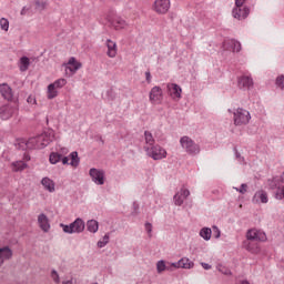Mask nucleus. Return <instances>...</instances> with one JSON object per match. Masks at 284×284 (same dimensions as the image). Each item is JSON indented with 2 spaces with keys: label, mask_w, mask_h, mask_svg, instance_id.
Listing matches in <instances>:
<instances>
[{
  "label": "nucleus",
  "mask_w": 284,
  "mask_h": 284,
  "mask_svg": "<svg viewBox=\"0 0 284 284\" xmlns=\"http://www.w3.org/2000/svg\"><path fill=\"white\" fill-rule=\"evenodd\" d=\"M55 132L53 130H48L41 135L30 138L29 140H19V150H42L50 143L54 142Z\"/></svg>",
  "instance_id": "obj_1"
},
{
  "label": "nucleus",
  "mask_w": 284,
  "mask_h": 284,
  "mask_svg": "<svg viewBox=\"0 0 284 284\" xmlns=\"http://www.w3.org/2000/svg\"><path fill=\"white\" fill-rule=\"evenodd\" d=\"M61 161V163H63V165H67L69 163V165H71L72 168H78L79 165V154L78 152H72L69 154L68 156H62V154L53 152L51 153V155H49V162H51L52 164H57ZM71 161V162H70Z\"/></svg>",
  "instance_id": "obj_2"
},
{
  "label": "nucleus",
  "mask_w": 284,
  "mask_h": 284,
  "mask_svg": "<svg viewBox=\"0 0 284 284\" xmlns=\"http://www.w3.org/2000/svg\"><path fill=\"white\" fill-rule=\"evenodd\" d=\"M146 155L154 161H161L168 158V151L161 145H150L143 148Z\"/></svg>",
  "instance_id": "obj_3"
},
{
  "label": "nucleus",
  "mask_w": 284,
  "mask_h": 284,
  "mask_svg": "<svg viewBox=\"0 0 284 284\" xmlns=\"http://www.w3.org/2000/svg\"><path fill=\"white\" fill-rule=\"evenodd\" d=\"M233 121L235 126L247 125L251 121V113L243 108H237L233 112Z\"/></svg>",
  "instance_id": "obj_4"
},
{
  "label": "nucleus",
  "mask_w": 284,
  "mask_h": 284,
  "mask_svg": "<svg viewBox=\"0 0 284 284\" xmlns=\"http://www.w3.org/2000/svg\"><path fill=\"white\" fill-rule=\"evenodd\" d=\"M19 108L17 103H7L0 106V119L2 121H8L14 116H18Z\"/></svg>",
  "instance_id": "obj_5"
},
{
  "label": "nucleus",
  "mask_w": 284,
  "mask_h": 284,
  "mask_svg": "<svg viewBox=\"0 0 284 284\" xmlns=\"http://www.w3.org/2000/svg\"><path fill=\"white\" fill-rule=\"evenodd\" d=\"M268 186L271 189H276V200L284 201V172L282 175H280V178H273V180L268 181Z\"/></svg>",
  "instance_id": "obj_6"
},
{
  "label": "nucleus",
  "mask_w": 284,
  "mask_h": 284,
  "mask_svg": "<svg viewBox=\"0 0 284 284\" xmlns=\"http://www.w3.org/2000/svg\"><path fill=\"white\" fill-rule=\"evenodd\" d=\"M181 148L190 155H197L200 153V145L194 142L190 136H182L180 140Z\"/></svg>",
  "instance_id": "obj_7"
},
{
  "label": "nucleus",
  "mask_w": 284,
  "mask_h": 284,
  "mask_svg": "<svg viewBox=\"0 0 284 284\" xmlns=\"http://www.w3.org/2000/svg\"><path fill=\"white\" fill-rule=\"evenodd\" d=\"M60 227L68 234L82 233L85 230V223H83L81 219H75L74 222L69 225L60 224Z\"/></svg>",
  "instance_id": "obj_8"
},
{
  "label": "nucleus",
  "mask_w": 284,
  "mask_h": 284,
  "mask_svg": "<svg viewBox=\"0 0 284 284\" xmlns=\"http://www.w3.org/2000/svg\"><path fill=\"white\" fill-rule=\"evenodd\" d=\"M61 67L64 68V74L73 77L82 68V63L75 58H69L68 62H64Z\"/></svg>",
  "instance_id": "obj_9"
},
{
  "label": "nucleus",
  "mask_w": 284,
  "mask_h": 284,
  "mask_svg": "<svg viewBox=\"0 0 284 284\" xmlns=\"http://www.w3.org/2000/svg\"><path fill=\"white\" fill-rule=\"evenodd\" d=\"M170 7V0H154L151 9L155 14L164 16L169 13Z\"/></svg>",
  "instance_id": "obj_10"
},
{
  "label": "nucleus",
  "mask_w": 284,
  "mask_h": 284,
  "mask_svg": "<svg viewBox=\"0 0 284 284\" xmlns=\"http://www.w3.org/2000/svg\"><path fill=\"white\" fill-rule=\"evenodd\" d=\"M231 14L235 20L243 21L251 14V8L247 6H234Z\"/></svg>",
  "instance_id": "obj_11"
},
{
  "label": "nucleus",
  "mask_w": 284,
  "mask_h": 284,
  "mask_svg": "<svg viewBox=\"0 0 284 284\" xmlns=\"http://www.w3.org/2000/svg\"><path fill=\"white\" fill-rule=\"evenodd\" d=\"M109 27L115 31L124 30L128 27L126 20L119 16H113L108 19Z\"/></svg>",
  "instance_id": "obj_12"
},
{
  "label": "nucleus",
  "mask_w": 284,
  "mask_h": 284,
  "mask_svg": "<svg viewBox=\"0 0 284 284\" xmlns=\"http://www.w3.org/2000/svg\"><path fill=\"white\" fill-rule=\"evenodd\" d=\"M89 174L95 185H104L105 172L103 170L90 169Z\"/></svg>",
  "instance_id": "obj_13"
},
{
  "label": "nucleus",
  "mask_w": 284,
  "mask_h": 284,
  "mask_svg": "<svg viewBox=\"0 0 284 284\" xmlns=\"http://www.w3.org/2000/svg\"><path fill=\"white\" fill-rule=\"evenodd\" d=\"M163 99L164 94L162 93V89L160 87H153L150 91V102L154 105H160Z\"/></svg>",
  "instance_id": "obj_14"
},
{
  "label": "nucleus",
  "mask_w": 284,
  "mask_h": 284,
  "mask_svg": "<svg viewBox=\"0 0 284 284\" xmlns=\"http://www.w3.org/2000/svg\"><path fill=\"white\" fill-rule=\"evenodd\" d=\"M166 90L169 92V95L171 97V100L175 102L181 100V93L183 92V90L180 85L175 83H169L166 84Z\"/></svg>",
  "instance_id": "obj_15"
},
{
  "label": "nucleus",
  "mask_w": 284,
  "mask_h": 284,
  "mask_svg": "<svg viewBox=\"0 0 284 284\" xmlns=\"http://www.w3.org/2000/svg\"><path fill=\"white\" fill-rule=\"evenodd\" d=\"M246 239L248 241H260V242H265L266 241V233L263 231L252 229L248 232H246Z\"/></svg>",
  "instance_id": "obj_16"
},
{
  "label": "nucleus",
  "mask_w": 284,
  "mask_h": 284,
  "mask_svg": "<svg viewBox=\"0 0 284 284\" xmlns=\"http://www.w3.org/2000/svg\"><path fill=\"white\" fill-rule=\"evenodd\" d=\"M105 47L106 57H109L110 59H114L119 52V47L116 45V42L112 39H106Z\"/></svg>",
  "instance_id": "obj_17"
},
{
  "label": "nucleus",
  "mask_w": 284,
  "mask_h": 284,
  "mask_svg": "<svg viewBox=\"0 0 284 284\" xmlns=\"http://www.w3.org/2000/svg\"><path fill=\"white\" fill-rule=\"evenodd\" d=\"M0 95H2L3 100L12 102L14 97L13 89L7 83L0 84Z\"/></svg>",
  "instance_id": "obj_18"
},
{
  "label": "nucleus",
  "mask_w": 284,
  "mask_h": 284,
  "mask_svg": "<svg viewBox=\"0 0 284 284\" xmlns=\"http://www.w3.org/2000/svg\"><path fill=\"white\" fill-rule=\"evenodd\" d=\"M268 202L270 197L267 196V193L264 190L256 191L255 195H253L252 199L253 204H267Z\"/></svg>",
  "instance_id": "obj_19"
},
{
  "label": "nucleus",
  "mask_w": 284,
  "mask_h": 284,
  "mask_svg": "<svg viewBox=\"0 0 284 284\" xmlns=\"http://www.w3.org/2000/svg\"><path fill=\"white\" fill-rule=\"evenodd\" d=\"M191 195V192L187 189H181L180 192L174 195L173 201L174 205L181 206L184 203V200H186Z\"/></svg>",
  "instance_id": "obj_20"
},
{
  "label": "nucleus",
  "mask_w": 284,
  "mask_h": 284,
  "mask_svg": "<svg viewBox=\"0 0 284 284\" xmlns=\"http://www.w3.org/2000/svg\"><path fill=\"white\" fill-rule=\"evenodd\" d=\"M38 226H40L41 231L44 233H49L51 230V224L49 223V217L41 213L38 215Z\"/></svg>",
  "instance_id": "obj_21"
},
{
  "label": "nucleus",
  "mask_w": 284,
  "mask_h": 284,
  "mask_svg": "<svg viewBox=\"0 0 284 284\" xmlns=\"http://www.w3.org/2000/svg\"><path fill=\"white\" fill-rule=\"evenodd\" d=\"M223 49L226 51L241 52V43L233 39L225 40V42H223Z\"/></svg>",
  "instance_id": "obj_22"
},
{
  "label": "nucleus",
  "mask_w": 284,
  "mask_h": 284,
  "mask_svg": "<svg viewBox=\"0 0 284 284\" xmlns=\"http://www.w3.org/2000/svg\"><path fill=\"white\" fill-rule=\"evenodd\" d=\"M12 256L13 251H11L9 246L0 248V266H2L8 260H11Z\"/></svg>",
  "instance_id": "obj_23"
},
{
  "label": "nucleus",
  "mask_w": 284,
  "mask_h": 284,
  "mask_svg": "<svg viewBox=\"0 0 284 284\" xmlns=\"http://www.w3.org/2000/svg\"><path fill=\"white\" fill-rule=\"evenodd\" d=\"M237 83L239 88L248 90L253 87V79L250 75H242Z\"/></svg>",
  "instance_id": "obj_24"
},
{
  "label": "nucleus",
  "mask_w": 284,
  "mask_h": 284,
  "mask_svg": "<svg viewBox=\"0 0 284 284\" xmlns=\"http://www.w3.org/2000/svg\"><path fill=\"white\" fill-rule=\"evenodd\" d=\"M41 185L49 193H54L55 192V182L53 180L49 179V178H42Z\"/></svg>",
  "instance_id": "obj_25"
},
{
  "label": "nucleus",
  "mask_w": 284,
  "mask_h": 284,
  "mask_svg": "<svg viewBox=\"0 0 284 284\" xmlns=\"http://www.w3.org/2000/svg\"><path fill=\"white\" fill-rule=\"evenodd\" d=\"M245 250L252 254H260L261 247L256 242H245Z\"/></svg>",
  "instance_id": "obj_26"
},
{
  "label": "nucleus",
  "mask_w": 284,
  "mask_h": 284,
  "mask_svg": "<svg viewBox=\"0 0 284 284\" xmlns=\"http://www.w3.org/2000/svg\"><path fill=\"white\" fill-rule=\"evenodd\" d=\"M178 263L180 264V267L182 270H193L194 268V262H192L187 257H182L180 261H178Z\"/></svg>",
  "instance_id": "obj_27"
},
{
  "label": "nucleus",
  "mask_w": 284,
  "mask_h": 284,
  "mask_svg": "<svg viewBox=\"0 0 284 284\" xmlns=\"http://www.w3.org/2000/svg\"><path fill=\"white\" fill-rule=\"evenodd\" d=\"M100 229V224L97 220H88L87 222V231L90 233H97Z\"/></svg>",
  "instance_id": "obj_28"
},
{
  "label": "nucleus",
  "mask_w": 284,
  "mask_h": 284,
  "mask_svg": "<svg viewBox=\"0 0 284 284\" xmlns=\"http://www.w3.org/2000/svg\"><path fill=\"white\" fill-rule=\"evenodd\" d=\"M26 169H28V164L23 161L13 162V164H11V170H13V172H21Z\"/></svg>",
  "instance_id": "obj_29"
},
{
  "label": "nucleus",
  "mask_w": 284,
  "mask_h": 284,
  "mask_svg": "<svg viewBox=\"0 0 284 284\" xmlns=\"http://www.w3.org/2000/svg\"><path fill=\"white\" fill-rule=\"evenodd\" d=\"M154 143L155 140L153 138V134H151V132L149 131L144 132V146H155Z\"/></svg>",
  "instance_id": "obj_30"
},
{
  "label": "nucleus",
  "mask_w": 284,
  "mask_h": 284,
  "mask_svg": "<svg viewBox=\"0 0 284 284\" xmlns=\"http://www.w3.org/2000/svg\"><path fill=\"white\" fill-rule=\"evenodd\" d=\"M29 65H30V60L27 57L21 58V60L19 61V70H21V72H26L29 70Z\"/></svg>",
  "instance_id": "obj_31"
},
{
  "label": "nucleus",
  "mask_w": 284,
  "mask_h": 284,
  "mask_svg": "<svg viewBox=\"0 0 284 284\" xmlns=\"http://www.w3.org/2000/svg\"><path fill=\"white\" fill-rule=\"evenodd\" d=\"M67 79H58L53 81V83L49 84V88H54V89H62L63 87L67 85Z\"/></svg>",
  "instance_id": "obj_32"
},
{
  "label": "nucleus",
  "mask_w": 284,
  "mask_h": 284,
  "mask_svg": "<svg viewBox=\"0 0 284 284\" xmlns=\"http://www.w3.org/2000/svg\"><path fill=\"white\" fill-rule=\"evenodd\" d=\"M212 234H213V233H212L211 229H207V227H203V229H201V231H200V236H201V239H203L204 241H210Z\"/></svg>",
  "instance_id": "obj_33"
},
{
  "label": "nucleus",
  "mask_w": 284,
  "mask_h": 284,
  "mask_svg": "<svg viewBox=\"0 0 284 284\" xmlns=\"http://www.w3.org/2000/svg\"><path fill=\"white\" fill-rule=\"evenodd\" d=\"M155 268H156V271H158L159 274L164 273L165 271H170L169 266L165 265L164 260L159 261V262L155 264Z\"/></svg>",
  "instance_id": "obj_34"
},
{
  "label": "nucleus",
  "mask_w": 284,
  "mask_h": 284,
  "mask_svg": "<svg viewBox=\"0 0 284 284\" xmlns=\"http://www.w3.org/2000/svg\"><path fill=\"white\" fill-rule=\"evenodd\" d=\"M59 88H52V87H48V99L49 100H54L58 95H59Z\"/></svg>",
  "instance_id": "obj_35"
},
{
  "label": "nucleus",
  "mask_w": 284,
  "mask_h": 284,
  "mask_svg": "<svg viewBox=\"0 0 284 284\" xmlns=\"http://www.w3.org/2000/svg\"><path fill=\"white\" fill-rule=\"evenodd\" d=\"M217 271L220 272V273H222L223 275H225V276H231L232 275V271H230L225 265H223V264H220V265H217Z\"/></svg>",
  "instance_id": "obj_36"
},
{
  "label": "nucleus",
  "mask_w": 284,
  "mask_h": 284,
  "mask_svg": "<svg viewBox=\"0 0 284 284\" xmlns=\"http://www.w3.org/2000/svg\"><path fill=\"white\" fill-rule=\"evenodd\" d=\"M9 27H10V22L6 18L0 19V29L7 32Z\"/></svg>",
  "instance_id": "obj_37"
},
{
  "label": "nucleus",
  "mask_w": 284,
  "mask_h": 284,
  "mask_svg": "<svg viewBox=\"0 0 284 284\" xmlns=\"http://www.w3.org/2000/svg\"><path fill=\"white\" fill-rule=\"evenodd\" d=\"M109 243V234H105L102 241L98 242V247L103 248Z\"/></svg>",
  "instance_id": "obj_38"
},
{
  "label": "nucleus",
  "mask_w": 284,
  "mask_h": 284,
  "mask_svg": "<svg viewBox=\"0 0 284 284\" xmlns=\"http://www.w3.org/2000/svg\"><path fill=\"white\" fill-rule=\"evenodd\" d=\"M276 87L284 89V75H278V78H276Z\"/></svg>",
  "instance_id": "obj_39"
},
{
  "label": "nucleus",
  "mask_w": 284,
  "mask_h": 284,
  "mask_svg": "<svg viewBox=\"0 0 284 284\" xmlns=\"http://www.w3.org/2000/svg\"><path fill=\"white\" fill-rule=\"evenodd\" d=\"M212 233H214V239L215 240H219V239H221V230H219V227L217 226H212Z\"/></svg>",
  "instance_id": "obj_40"
},
{
  "label": "nucleus",
  "mask_w": 284,
  "mask_h": 284,
  "mask_svg": "<svg viewBox=\"0 0 284 284\" xmlns=\"http://www.w3.org/2000/svg\"><path fill=\"white\" fill-rule=\"evenodd\" d=\"M51 278L55 284H60V277H59V273H57V271H52L51 272Z\"/></svg>",
  "instance_id": "obj_41"
},
{
  "label": "nucleus",
  "mask_w": 284,
  "mask_h": 284,
  "mask_svg": "<svg viewBox=\"0 0 284 284\" xmlns=\"http://www.w3.org/2000/svg\"><path fill=\"white\" fill-rule=\"evenodd\" d=\"M247 0H234V7H247Z\"/></svg>",
  "instance_id": "obj_42"
},
{
  "label": "nucleus",
  "mask_w": 284,
  "mask_h": 284,
  "mask_svg": "<svg viewBox=\"0 0 284 284\" xmlns=\"http://www.w3.org/2000/svg\"><path fill=\"white\" fill-rule=\"evenodd\" d=\"M234 190L241 194H245L247 192V184H242L241 189H234Z\"/></svg>",
  "instance_id": "obj_43"
},
{
  "label": "nucleus",
  "mask_w": 284,
  "mask_h": 284,
  "mask_svg": "<svg viewBox=\"0 0 284 284\" xmlns=\"http://www.w3.org/2000/svg\"><path fill=\"white\" fill-rule=\"evenodd\" d=\"M36 4H37V9L40 10V11L45 8V3L44 2L37 1Z\"/></svg>",
  "instance_id": "obj_44"
},
{
  "label": "nucleus",
  "mask_w": 284,
  "mask_h": 284,
  "mask_svg": "<svg viewBox=\"0 0 284 284\" xmlns=\"http://www.w3.org/2000/svg\"><path fill=\"white\" fill-rule=\"evenodd\" d=\"M144 230H146V233H151V231L153 230V225H151V223H145Z\"/></svg>",
  "instance_id": "obj_45"
},
{
  "label": "nucleus",
  "mask_w": 284,
  "mask_h": 284,
  "mask_svg": "<svg viewBox=\"0 0 284 284\" xmlns=\"http://www.w3.org/2000/svg\"><path fill=\"white\" fill-rule=\"evenodd\" d=\"M201 267H203L204 271H210L212 268V266L207 263H201Z\"/></svg>",
  "instance_id": "obj_46"
},
{
  "label": "nucleus",
  "mask_w": 284,
  "mask_h": 284,
  "mask_svg": "<svg viewBox=\"0 0 284 284\" xmlns=\"http://www.w3.org/2000/svg\"><path fill=\"white\" fill-rule=\"evenodd\" d=\"M144 77H145V79H146V82H148V83H151V73H150V71H146V72L144 73Z\"/></svg>",
  "instance_id": "obj_47"
},
{
  "label": "nucleus",
  "mask_w": 284,
  "mask_h": 284,
  "mask_svg": "<svg viewBox=\"0 0 284 284\" xmlns=\"http://www.w3.org/2000/svg\"><path fill=\"white\" fill-rule=\"evenodd\" d=\"M27 102H29L30 104H36V98H33L32 95H30L28 99H27Z\"/></svg>",
  "instance_id": "obj_48"
},
{
  "label": "nucleus",
  "mask_w": 284,
  "mask_h": 284,
  "mask_svg": "<svg viewBox=\"0 0 284 284\" xmlns=\"http://www.w3.org/2000/svg\"><path fill=\"white\" fill-rule=\"evenodd\" d=\"M170 266L174 268H181V265L179 263H171Z\"/></svg>",
  "instance_id": "obj_49"
},
{
  "label": "nucleus",
  "mask_w": 284,
  "mask_h": 284,
  "mask_svg": "<svg viewBox=\"0 0 284 284\" xmlns=\"http://www.w3.org/2000/svg\"><path fill=\"white\" fill-rule=\"evenodd\" d=\"M62 284H73V282L71 280L63 282Z\"/></svg>",
  "instance_id": "obj_50"
},
{
  "label": "nucleus",
  "mask_w": 284,
  "mask_h": 284,
  "mask_svg": "<svg viewBox=\"0 0 284 284\" xmlns=\"http://www.w3.org/2000/svg\"><path fill=\"white\" fill-rule=\"evenodd\" d=\"M61 153L67 154V153H68V149H63V150L61 151Z\"/></svg>",
  "instance_id": "obj_51"
},
{
  "label": "nucleus",
  "mask_w": 284,
  "mask_h": 284,
  "mask_svg": "<svg viewBox=\"0 0 284 284\" xmlns=\"http://www.w3.org/2000/svg\"><path fill=\"white\" fill-rule=\"evenodd\" d=\"M241 284H251V283L247 281H242Z\"/></svg>",
  "instance_id": "obj_52"
},
{
  "label": "nucleus",
  "mask_w": 284,
  "mask_h": 284,
  "mask_svg": "<svg viewBox=\"0 0 284 284\" xmlns=\"http://www.w3.org/2000/svg\"><path fill=\"white\" fill-rule=\"evenodd\" d=\"M26 161H30V158H29V155H26Z\"/></svg>",
  "instance_id": "obj_53"
},
{
  "label": "nucleus",
  "mask_w": 284,
  "mask_h": 284,
  "mask_svg": "<svg viewBox=\"0 0 284 284\" xmlns=\"http://www.w3.org/2000/svg\"><path fill=\"white\" fill-rule=\"evenodd\" d=\"M21 14H24V9L21 11Z\"/></svg>",
  "instance_id": "obj_54"
},
{
  "label": "nucleus",
  "mask_w": 284,
  "mask_h": 284,
  "mask_svg": "<svg viewBox=\"0 0 284 284\" xmlns=\"http://www.w3.org/2000/svg\"><path fill=\"white\" fill-rule=\"evenodd\" d=\"M93 284H98V283H93Z\"/></svg>",
  "instance_id": "obj_55"
}]
</instances>
